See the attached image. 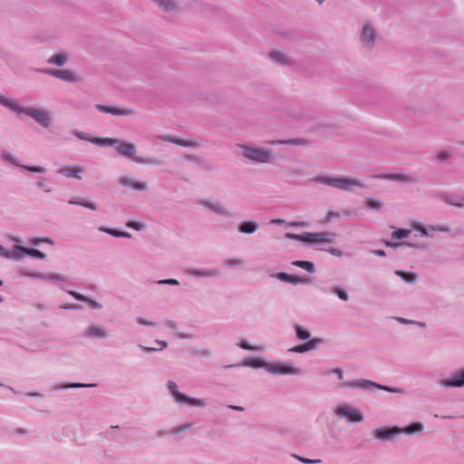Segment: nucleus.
Masks as SVG:
<instances>
[{
	"label": "nucleus",
	"instance_id": "nucleus-1",
	"mask_svg": "<svg viewBox=\"0 0 464 464\" xmlns=\"http://www.w3.org/2000/svg\"><path fill=\"white\" fill-rule=\"evenodd\" d=\"M336 234L331 231L318 233L305 232L302 235L286 234V237L296 239L310 244H332L335 240Z\"/></svg>",
	"mask_w": 464,
	"mask_h": 464
},
{
	"label": "nucleus",
	"instance_id": "nucleus-2",
	"mask_svg": "<svg viewBox=\"0 0 464 464\" xmlns=\"http://www.w3.org/2000/svg\"><path fill=\"white\" fill-rule=\"evenodd\" d=\"M317 181L325 185L336 188L341 190H352L353 188H363L364 186L357 179L348 177L340 178H318Z\"/></svg>",
	"mask_w": 464,
	"mask_h": 464
},
{
	"label": "nucleus",
	"instance_id": "nucleus-3",
	"mask_svg": "<svg viewBox=\"0 0 464 464\" xmlns=\"http://www.w3.org/2000/svg\"><path fill=\"white\" fill-rule=\"evenodd\" d=\"M118 153L121 156L127 158H132L133 160L137 163L140 164H150L151 161L149 159H144L140 157H134L136 149L134 144L128 142H121L116 148Z\"/></svg>",
	"mask_w": 464,
	"mask_h": 464
},
{
	"label": "nucleus",
	"instance_id": "nucleus-4",
	"mask_svg": "<svg viewBox=\"0 0 464 464\" xmlns=\"http://www.w3.org/2000/svg\"><path fill=\"white\" fill-rule=\"evenodd\" d=\"M168 387L173 395V397L176 399V401L179 403H185L191 406H202L204 403L202 401L198 399H193L190 397H188L187 395L179 392L178 391V386L174 382H169Z\"/></svg>",
	"mask_w": 464,
	"mask_h": 464
},
{
	"label": "nucleus",
	"instance_id": "nucleus-5",
	"mask_svg": "<svg viewBox=\"0 0 464 464\" xmlns=\"http://www.w3.org/2000/svg\"><path fill=\"white\" fill-rule=\"evenodd\" d=\"M244 149L246 152L243 155L249 160L258 162H267L271 158L270 153L265 150L248 147H244Z\"/></svg>",
	"mask_w": 464,
	"mask_h": 464
},
{
	"label": "nucleus",
	"instance_id": "nucleus-6",
	"mask_svg": "<svg viewBox=\"0 0 464 464\" xmlns=\"http://www.w3.org/2000/svg\"><path fill=\"white\" fill-rule=\"evenodd\" d=\"M336 413L339 416L345 417L349 421L357 422L362 420V414L358 410L347 406H341L337 408Z\"/></svg>",
	"mask_w": 464,
	"mask_h": 464
},
{
	"label": "nucleus",
	"instance_id": "nucleus-7",
	"mask_svg": "<svg viewBox=\"0 0 464 464\" xmlns=\"http://www.w3.org/2000/svg\"><path fill=\"white\" fill-rule=\"evenodd\" d=\"M96 108L102 112L111 113L113 115L119 116H131L134 115L135 111L130 108H117V107H108L104 105L98 104Z\"/></svg>",
	"mask_w": 464,
	"mask_h": 464
},
{
	"label": "nucleus",
	"instance_id": "nucleus-8",
	"mask_svg": "<svg viewBox=\"0 0 464 464\" xmlns=\"http://www.w3.org/2000/svg\"><path fill=\"white\" fill-rule=\"evenodd\" d=\"M267 370L270 372L279 373V374H298V373H300L299 369L290 366V365H287V364H285V363H276V364L269 365L267 367Z\"/></svg>",
	"mask_w": 464,
	"mask_h": 464
},
{
	"label": "nucleus",
	"instance_id": "nucleus-9",
	"mask_svg": "<svg viewBox=\"0 0 464 464\" xmlns=\"http://www.w3.org/2000/svg\"><path fill=\"white\" fill-rule=\"evenodd\" d=\"M45 72L50 75L66 82H78L80 80L79 77L70 70H47Z\"/></svg>",
	"mask_w": 464,
	"mask_h": 464
},
{
	"label": "nucleus",
	"instance_id": "nucleus-10",
	"mask_svg": "<svg viewBox=\"0 0 464 464\" xmlns=\"http://www.w3.org/2000/svg\"><path fill=\"white\" fill-rule=\"evenodd\" d=\"M401 430L398 428H381L373 430L374 437L381 440H386L393 437L394 435H397Z\"/></svg>",
	"mask_w": 464,
	"mask_h": 464
},
{
	"label": "nucleus",
	"instance_id": "nucleus-11",
	"mask_svg": "<svg viewBox=\"0 0 464 464\" xmlns=\"http://www.w3.org/2000/svg\"><path fill=\"white\" fill-rule=\"evenodd\" d=\"M57 172L67 178H76L81 179L82 177L79 174L83 172V168L81 166H67L61 168Z\"/></svg>",
	"mask_w": 464,
	"mask_h": 464
},
{
	"label": "nucleus",
	"instance_id": "nucleus-12",
	"mask_svg": "<svg viewBox=\"0 0 464 464\" xmlns=\"http://www.w3.org/2000/svg\"><path fill=\"white\" fill-rule=\"evenodd\" d=\"M276 278L291 284H307L309 282V280L304 276H292L286 273H278L276 275Z\"/></svg>",
	"mask_w": 464,
	"mask_h": 464
},
{
	"label": "nucleus",
	"instance_id": "nucleus-13",
	"mask_svg": "<svg viewBox=\"0 0 464 464\" xmlns=\"http://www.w3.org/2000/svg\"><path fill=\"white\" fill-rule=\"evenodd\" d=\"M375 39V33L373 29L369 25L365 24L362 28V34H361V40L362 42L368 46H372L374 43Z\"/></svg>",
	"mask_w": 464,
	"mask_h": 464
},
{
	"label": "nucleus",
	"instance_id": "nucleus-14",
	"mask_svg": "<svg viewBox=\"0 0 464 464\" xmlns=\"http://www.w3.org/2000/svg\"><path fill=\"white\" fill-rule=\"evenodd\" d=\"M120 183L122 185V186H125V187H130L135 190H145L147 189V184L144 183V182H140V181H137V180H134V179H131L130 178H127V177H121L120 179Z\"/></svg>",
	"mask_w": 464,
	"mask_h": 464
},
{
	"label": "nucleus",
	"instance_id": "nucleus-15",
	"mask_svg": "<svg viewBox=\"0 0 464 464\" xmlns=\"http://www.w3.org/2000/svg\"><path fill=\"white\" fill-rule=\"evenodd\" d=\"M441 385L449 387H461L464 385V372L450 379L440 381Z\"/></svg>",
	"mask_w": 464,
	"mask_h": 464
},
{
	"label": "nucleus",
	"instance_id": "nucleus-16",
	"mask_svg": "<svg viewBox=\"0 0 464 464\" xmlns=\"http://www.w3.org/2000/svg\"><path fill=\"white\" fill-rule=\"evenodd\" d=\"M318 343H319V340L313 339L306 343L295 346V347L289 349V351L293 352V353H304V352L312 350L315 346V344Z\"/></svg>",
	"mask_w": 464,
	"mask_h": 464
},
{
	"label": "nucleus",
	"instance_id": "nucleus-17",
	"mask_svg": "<svg viewBox=\"0 0 464 464\" xmlns=\"http://www.w3.org/2000/svg\"><path fill=\"white\" fill-rule=\"evenodd\" d=\"M375 179H392V180H400V181H411L413 179L411 177L403 175V174H383L374 176Z\"/></svg>",
	"mask_w": 464,
	"mask_h": 464
},
{
	"label": "nucleus",
	"instance_id": "nucleus-18",
	"mask_svg": "<svg viewBox=\"0 0 464 464\" xmlns=\"http://www.w3.org/2000/svg\"><path fill=\"white\" fill-rule=\"evenodd\" d=\"M86 335L89 337L101 338L106 336V332L98 325H92L87 328Z\"/></svg>",
	"mask_w": 464,
	"mask_h": 464
},
{
	"label": "nucleus",
	"instance_id": "nucleus-19",
	"mask_svg": "<svg viewBox=\"0 0 464 464\" xmlns=\"http://www.w3.org/2000/svg\"><path fill=\"white\" fill-rule=\"evenodd\" d=\"M33 119H34L38 123L43 125L44 127H47L49 125L50 120L47 113L43 110H37L34 114Z\"/></svg>",
	"mask_w": 464,
	"mask_h": 464
},
{
	"label": "nucleus",
	"instance_id": "nucleus-20",
	"mask_svg": "<svg viewBox=\"0 0 464 464\" xmlns=\"http://www.w3.org/2000/svg\"><path fill=\"white\" fill-rule=\"evenodd\" d=\"M161 139L163 140H167V141H169V142H172V143L183 146V147H196V146H198V142L197 141L179 140V139L171 138V137H162Z\"/></svg>",
	"mask_w": 464,
	"mask_h": 464
},
{
	"label": "nucleus",
	"instance_id": "nucleus-21",
	"mask_svg": "<svg viewBox=\"0 0 464 464\" xmlns=\"http://www.w3.org/2000/svg\"><path fill=\"white\" fill-rule=\"evenodd\" d=\"M189 274L195 276H206V277H213L217 276L219 272L218 270H200V269H192L189 271Z\"/></svg>",
	"mask_w": 464,
	"mask_h": 464
},
{
	"label": "nucleus",
	"instance_id": "nucleus-22",
	"mask_svg": "<svg viewBox=\"0 0 464 464\" xmlns=\"http://www.w3.org/2000/svg\"><path fill=\"white\" fill-rule=\"evenodd\" d=\"M256 228H257V224L253 221H245L239 227L240 232L246 233V234L254 233L256 230Z\"/></svg>",
	"mask_w": 464,
	"mask_h": 464
},
{
	"label": "nucleus",
	"instance_id": "nucleus-23",
	"mask_svg": "<svg viewBox=\"0 0 464 464\" xmlns=\"http://www.w3.org/2000/svg\"><path fill=\"white\" fill-rule=\"evenodd\" d=\"M18 250L19 251H22L23 253L28 255V256H34V257H36V258H44L45 257V255L44 253H42L41 251H39L38 249H35V248H28V247H24V246H18Z\"/></svg>",
	"mask_w": 464,
	"mask_h": 464
},
{
	"label": "nucleus",
	"instance_id": "nucleus-24",
	"mask_svg": "<svg viewBox=\"0 0 464 464\" xmlns=\"http://www.w3.org/2000/svg\"><path fill=\"white\" fill-rule=\"evenodd\" d=\"M366 385H371V386H374V387H376L378 389H382V390L390 391L389 388H387L385 386H382V385L374 383V382H362L347 383V384H344L343 386H345V387H363L364 388Z\"/></svg>",
	"mask_w": 464,
	"mask_h": 464
},
{
	"label": "nucleus",
	"instance_id": "nucleus-25",
	"mask_svg": "<svg viewBox=\"0 0 464 464\" xmlns=\"http://www.w3.org/2000/svg\"><path fill=\"white\" fill-rule=\"evenodd\" d=\"M292 264L297 267H301V268L306 270L309 273L314 272V265L312 262L297 260V261H294Z\"/></svg>",
	"mask_w": 464,
	"mask_h": 464
},
{
	"label": "nucleus",
	"instance_id": "nucleus-26",
	"mask_svg": "<svg viewBox=\"0 0 464 464\" xmlns=\"http://www.w3.org/2000/svg\"><path fill=\"white\" fill-rule=\"evenodd\" d=\"M67 60V56L63 53H59L52 56L48 62L57 65H63Z\"/></svg>",
	"mask_w": 464,
	"mask_h": 464
},
{
	"label": "nucleus",
	"instance_id": "nucleus-27",
	"mask_svg": "<svg viewBox=\"0 0 464 464\" xmlns=\"http://www.w3.org/2000/svg\"><path fill=\"white\" fill-rule=\"evenodd\" d=\"M269 57L276 63H286L288 62L287 57L279 52L270 53Z\"/></svg>",
	"mask_w": 464,
	"mask_h": 464
},
{
	"label": "nucleus",
	"instance_id": "nucleus-28",
	"mask_svg": "<svg viewBox=\"0 0 464 464\" xmlns=\"http://www.w3.org/2000/svg\"><path fill=\"white\" fill-rule=\"evenodd\" d=\"M159 5L166 11H171L175 9L176 4L172 0H155Z\"/></svg>",
	"mask_w": 464,
	"mask_h": 464
},
{
	"label": "nucleus",
	"instance_id": "nucleus-29",
	"mask_svg": "<svg viewBox=\"0 0 464 464\" xmlns=\"http://www.w3.org/2000/svg\"><path fill=\"white\" fill-rule=\"evenodd\" d=\"M271 144H293V145H303L306 142L300 139H293L287 140H278V141H271Z\"/></svg>",
	"mask_w": 464,
	"mask_h": 464
},
{
	"label": "nucleus",
	"instance_id": "nucleus-30",
	"mask_svg": "<svg viewBox=\"0 0 464 464\" xmlns=\"http://www.w3.org/2000/svg\"><path fill=\"white\" fill-rule=\"evenodd\" d=\"M69 204L71 205H80L82 207H85L87 208H90L92 210H96L97 207L94 203L92 202H86V201H78V200H70Z\"/></svg>",
	"mask_w": 464,
	"mask_h": 464
},
{
	"label": "nucleus",
	"instance_id": "nucleus-31",
	"mask_svg": "<svg viewBox=\"0 0 464 464\" xmlns=\"http://www.w3.org/2000/svg\"><path fill=\"white\" fill-rule=\"evenodd\" d=\"M409 234H410V230L403 229V228H398L392 232V237L393 238H403V237H408Z\"/></svg>",
	"mask_w": 464,
	"mask_h": 464
},
{
	"label": "nucleus",
	"instance_id": "nucleus-32",
	"mask_svg": "<svg viewBox=\"0 0 464 464\" xmlns=\"http://www.w3.org/2000/svg\"><path fill=\"white\" fill-rule=\"evenodd\" d=\"M296 335L299 339L301 340H306L310 337V334L308 331L304 330L303 327H301L300 325H297L296 328Z\"/></svg>",
	"mask_w": 464,
	"mask_h": 464
},
{
	"label": "nucleus",
	"instance_id": "nucleus-33",
	"mask_svg": "<svg viewBox=\"0 0 464 464\" xmlns=\"http://www.w3.org/2000/svg\"><path fill=\"white\" fill-rule=\"evenodd\" d=\"M92 142H95L96 144L103 145V146H111V145H114L117 142V140H113V139L106 138V139H102V140L97 139L95 140H92Z\"/></svg>",
	"mask_w": 464,
	"mask_h": 464
},
{
	"label": "nucleus",
	"instance_id": "nucleus-34",
	"mask_svg": "<svg viewBox=\"0 0 464 464\" xmlns=\"http://www.w3.org/2000/svg\"><path fill=\"white\" fill-rule=\"evenodd\" d=\"M366 205L370 208L379 209L382 207V202L379 200L372 199V198H368L366 200Z\"/></svg>",
	"mask_w": 464,
	"mask_h": 464
},
{
	"label": "nucleus",
	"instance_id": "nucleus-35",
	"mask_svg": "<svg viewBox=\"0 0 464 464\" xmlns=\"http://www.w3.org/2000/svg\"><path fill=\"white\" fill-rule=\"evenodd\" d=\"M334 293L336 294L340 299H342L343 301L348 300V295L343 289L339 288V287H334Z\"/></svg>",
	"mask_w": 464,
	"mask_h": 464
},
{
	"label": "nucleus",
	"instance_id": "nucleus-36",
	"mask_svg": "<svg viewBox=\"0 0 464 464\" xmlns=\"http://www.w3.org/2000/svg\"><path fill=\"white\" fill-rule=\"evenodd\" d=\"M397 274H399L407 282H413L416 279V275L412 273L398 272Z\"/></svg>",
	"mask_w": 464,
	"mask_h": 464
},
{
	"label": "nucleus",
	"instance_id": "nucleus-37",
	"mask_svg": "<svg viewBox=\"0 0 464 464\" xmlns=\"http://www.w3.org/2000/svg\"><path fill=\"white\" fill-rule=\"evenodd\" d=\"M226 265L232 266H241L244 264V261L239 258H229L225 261Z\"/></svg>",
	"mask_w": 464,
	"mask_h": 464
},
{
	"label": "nucleus",
	"instance_id": "nucleus-38",
	"mask_svg": "<svg viewBox=\"0 0 464 464\" xmlns=\"http://www.w3.org/2000/svg\"><path fill=\"white\" fill-rule=\"evenodd\" d=\"M422 426L420 423H413L411 426H409L407 429H405L406 432H416L421 430Z\"/></svg>",
	"mask_w": 464,
	"mask_h": 464
},
{
	"label": "nucleus",
	"instance_id": "nucleus-39",
	"mask_svg": "<svg viewBox=\"0 0 464 464\" xmlns=\"http://www.w3.org/2000/svg\"><path fill=\"white\" fill-rule=\"evenodd\" d=\"M101 230L102 231H105L111 235H113L115 237H126L127 234L126 233H123V232H121V231H117V230H113V229H105V228H101Z\"/></svg>",
	"mask_w": 464,
	"mask_h": 464
},
{
	"label": "nucleus",
	"instance_id": "nucleus-40",
	"mask_svg": "<svg viewBox=\"0 0 464 464\" xmlns=\"http://www.w3.org/2000/svg\"><path fill=\"white\" fill-rule=\"evenodd\" d=\"M327 252L335 256H342L343 255V252L336 247H331L327 249Z\"/></svg>",
	"mask_w": 464,
	"mask_h": 464
},
{
	"label": "nucleus",
	"instance_id": "nucleus-41",
	"mask_svg": "<svg viewBox=\"0 0 464 464\" xmlns=\"http://www.w3.org/2000/svg\"><path fill=\"white\" fill-rule=\"evenodd\" d=\"M37 110L38 109L34 108H22L21 113H24L33 118Z\"/></svg>",
	"mask_w": 464,
	"mask_h": 464
},
{
	"label": "nucleus",
	"instance_id": "nucleus-42",
	"mask_svg": "<svg viewBox=\"0 0 464 464\" xmlns=\"http://www.w3.org/2000/svg\"><path fill=\"white\" fill-rule=\"evenodd\" d=\"M205 205L217 213H220V214L223 213V208L218 204H216L215 206H213V205H210L209 203H206Z\"/></svg>",
	"mask_w": 464,
	"mask_h": 464
},
{
	"label": "nucleus",
	"instance_id": "nucleus-43",
	"mask_svg": "<svg viewBox=\"0 0 464 464\" xmlns=\"http://www.w3.org/2000/svg\"><path fill=\"white\" fill-rule=\"evenodd\" d=\"M239 346L245 350H250V351H254V350H260L261 347H254V346H250L249 344H247L246 342H241L239 343Z\"/></svg>",
	"mask_w": 464,
	"mask_h": 464
},
{
	"label": "nucleus",
	"instance_id": "nucleus-44",
	"mask_svg": "<svg viewBox=\"0 0 464 464\" xmlns=\"http://www.w3.org/2000/svg\"><path fill=\"white\" fill-rule=\"evenodd\" d=\"M7 107L10 108L12 111H16L18 113H21V111H22V108L19 107L15 102H9V103L7 104Z\"/></svg>",
	"mask_w": 464,
	"mask_h": 464
},
{
	"label": "nucleus",
	"instance_id": "nucleus-45",
	"mask_svg": "<svg viewBox=\"0 0 464 464\" xmlns=\"http://www.w3.org/2000/svg\"><path fill=\"white\" fill-rule=\"evenodd\" d=\"M26 169L30 171H33V172H37V173H44L45 172V169L44 167H41V166H37V167H26Z\"/></svg>",
	"mask_w": 464,
	"mask_h": 464
},
{
	"label": "nucleus",
	"instance_id": "nucleus-46",
	"mask_svg": "<svg viewBox=\"0 0 464 464\" xmlns=\"http://www.w3.org/2000/svg\"><path fill=\"white\" fill-rule=\"evenodd\" d=\"M159 284H168V285H179V282L176 279H166L159 281Z\"/></svg>",
	"mask_w": 464,
	"mask_h": 464
},
{
	"label": "nucleus",
	"instance_id": "nucleus-47",
	"mask_svg": "<svg viewBox=\"0 0 464 464\" xmlns=\"http://www.w3.org/2000/svg\"><path fill=\"white\" fill-rule=\"evenodd\" d=\"M75 299L79 300V301H87V298H85L83 295H82L81 294L79 293H76V292H71L70 293Z\"/></svg>",
	"mask_w": 464,
	"mask_h": 464
},
{
	"label": "nucleus",
	"instance_id": "nucleus-48",
	"mask_svg": "<svg viewBox=\"0 0 464 464\" xmlns=\"http://www.w3.org/2000/svg\"><path fill=\"white\" fill-rule=\"evenodd\" d=\"M298 459L304 463H319L321 462L320 459H310L305 458H298Z\"/></svg>",
	"mask_w": 464,
	"mask_h": 464
},
{
	"label": "nucleus",
	"instance_id": "nucleus-49",
	"mask_svg": "<svg viewBox=\"0 0 464 464\" xmlns=\"http://www.w3.org/2000/svg\"><path fill=\"white\" fill-rule=\"evenodd\" d=\"M246 365H250V366H254V367H258L261 365V362L256 361V360H248L246 362Z\"/></svg>",
	"mask_w": 464,
	"mask_h": 464
},
{
	"label": "nucleus",
	"instance_id": "nucleus-50",
	"mask_svg": "<svg viewBox=\"0 0 464 464\" xmlns=\"http://www.w3.org/2000/svg\"><path fill=\"white\" fill-rule=\"evenodd\" d=\"M333 372L336 373L339 379L343 378V371L340 368H335L332 370Z\"/></svg>",
	"mask_w": 464,
	"mask_h": 464
},
{
	"label": "nucleus",
	"instance_id": "nucleus-51",
	"mask_svg": "<svg viewBox=\"0 0 464 464\" xmlns=\"http://www.w3.org/2000/svg\"><path fill=\"white\" fill-rule=\"evenodd\" d=\"M292 227H305L307 224L305 222H292L290 223Z\"/></svg>",
	"mask_w": 464,
	"mask_h": 464
},
{
	"label": "nucleus",
	"instance_id": "nucleus-52",
	"mask_svg": "<svg viewBox=\"0 0 464 464\" xmlns=\"http://www.w3.org/2000/svg\"><path fill=\"white\" fill-rule=\"evenodd\" d=\"M372 253L374 255H377V256H385V252L383 250H381V249L373 250Z\"/></svg>",
	"mask_w": 464,
	"mask_h": 464
},
{
	"label": "nucleus",
	"instance_id": "nucleus-53",
	"mask_svg": "<svg viewBox=\"0 0 464 464\" xmlns=\"http://www.w3.org/2000/svg\"><path fill=\"white\" fill-rule=\"evenodd\" d=\"M138 323L140 324H143V325H151L152 324L151 323H150L144 319H141V318L138 319Z\"/></svg>",
	"mask_w": 464,
	"mask_h": 464
},
{
	"label": "nucleus",
	"instance_id": "nucleus-54",
	"mask_svg": "<svg viewBox=\"0 0 464 464\" xmlns=\"http://www.w3.org/2000/svg\"><path fill=\"white\" fill-rule=\"evenodd\" d=\"M438 158H439V160H446V159L448 158V153H446V152H441V153H440V154L438 155Z\"/></svg>",
	"mask_w": 464,
	"mask_h": 464
},
{
	"label": "nucleus",
	"instance_id": "nucleus-55",
	"mask_svg": "<svg viewBox=\"0 0 464 464\" xmlns=\"http://www.w3.org/2000/svg\"><path fill=\"white\" fill-rule=\"evenodd\" d=\"M128 227H130L135 228V229H140V225L137 224V223H134V222H130L128 224Z\"/></svg>",
	"mask_w": 464,
	"mask_h": 464
},
{
	"label": "nucleus",
	"instance_id": "nucleus-56",
	"mask_svg": "<svg viewBox=\"0 0 464 464\" xmlns=\"http://www.w3.org/2000/svg\"><path fill=\"white\" fill-rule=\"evenodd\" d=\"M9 102H10V101L6 100L5 98H2V97H0V102H1L3 105H5V106H6V107H7V104L9 103Z\"/></svg>",
	"mask_w": 464,
	"mask_h": 464
},
{
	"label": "nucleus",
	"instance_id": "nucleus-57",
	"mask_svg": "<svg viewBox=\"0 0 464 464\" xmlns=\"http://www.w3.org/2000/svg\"><path fill=\"white\" fill-rule=\"evenodd\" d=\"M86 302H88L93 308H97L99 306L98 304L95 301H92V300L87 299Z\"/></svg>",
	"mask_w": 464,
	"mask_h": 464
},
{
	"label": "nucleus",
	"instance_id": "nucleus-58",
	"mask_svg": "<svg viewBox=\"0 0 464 464\" xmlns=\"http://www.w3.org/2000/svg\"><path fill=\"white\" fill-rule=\"evenodd\" d=\"M333 217H339V214L336 212H329L327 215V218H331Z\"/></svg>",
	"mask_w": 464,
	"mask_h": 464
},
{
	"label": "nucleus",
	"instance_id": "nucleus-59",
	"mask_svg": "<svg viewBox=\"0 0 464 464\" xmlns=\"http://www.w3.org/2000/svg\"><path fill=\"white\" fill-rule=\"evenodd\" d=\"M285 221L283 219H273L271 220L272 224H283Z\"/></svg>",
	"mask_w": 464,
	"mask_h": 464
},
{
	"label": "nucleus",
	"instance_id": "nucleus-60",
	"mask_svg": "<svg viewBox=\"0 0 464 464\" xmlns=\"http://www.w3.org/2000/svg\"><path fill=\"white\" fill-rule=\"evenodd\" d=\"M386 246H390L396 247V246H399V244L386 242Z\"/></svg>",
	"mask_w": 464,
	"mask_h": 464
},
{
	"label": "nucleus",
	"instance_id": "nucleus-61",
	"mask_svg": "<svg viewBox=\"0 0 464 464\" xmlns=\"http://www.w3.org/2000/svg\"><path fill=\"white\" fill-rule=\"evenodd\" d=\"M398 321L403 323V324H408L410 323V321L406 320V319H403V318H398Z\"/></svg>",
	"mask_w": 464,
	"mask_h": 464
},
{
	"label": "nucleus",
	"instance_id": "nucleus-62",
	"mask_svg": "<svg viewBox=\"0 0 464 464\" xmlns=\"http://www.w3.org/2000/svg\"><path fill=\"white\" fill-rule=\"evenodd\" d=\"M85 385L84 384H80V383H75V384H72L71 387H84Z\"/></svg>",
	"mask_w": 464,
	"mask_h": 464
},
{
	"label": "nucleus",
	"instance_id": "nucleus-63",
	"mask_svg": "<svg viewBox=\"0 0 464 464\" xmlns=\"http://www.w3.org/2000/svg\"><path fill=\"white\" fill-rule=\"evenodd\" d=\"M231 409H234V410H238V411H242L243 409L241 407H237V406H230Z\"/></svg>",
	"mask_w": 464,
	"mask_h": 464
},
{
	"label": "nucleus",
	"instance_id": "nucleus-64",
	"mask_svg": "<svg viewBox=\"0 0 464 464\" xmlns=\"http://www.w3.org/2000/svg\"><path fill=\"white\" fill-rule=\"evenodd\" d=\"M159 344L161 345V348H164L167 346V343L165 342H159Z\"/></svg>",
	"mask_w": 464,
	"mask_h": 464
}]
</instances>
